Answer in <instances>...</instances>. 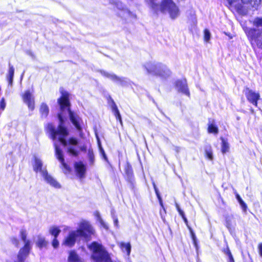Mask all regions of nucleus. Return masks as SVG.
<instances>
[{
  "label": "nucleus",
  "instance_id": "obj_1",
  "mask_svg": "<svg viewBox=\"0 0 262 262\" xmlns=\"http://www.w3.org/2000/svg\"><path fill=\"white\" fill-rule=\"evenodd\" d=\"M60 92L62 96L58 100V102L60 105V109L62 112V113L59 114L58 115V119L60 122L59 124L57 129H56L52 124H49L47 126V129L50 132L51 138L53 140L58 139L64 146H66L67 145L68 142L65 139V137L68 135V132L67 129L63 126L64 122L63 114L67 113L71 122L78 130H81L82 128L80 125L81 119L78 116L75 115L69 108L70 102L69 101L68 93L63 90H61Z\"/></svg>",
  "mask_w": 262,
  "mask_h": 262
},
{
  "label": "nucleus",
  "instance_id": "obj_2",
  "mask_svg": "<svg viewBox=\"0 0 262 262\" xmlns=\"http://www.w3.org/2000/svg\"><path fill=\"white\" fill-rule=\"evenodd\" d=\"M33 168L34 171L39 172L44 180L51 186L56 188H60V185L51 175L49 174L46 167H43L41 160L36 156H34V163Z\"/></svg>",
  "mask_w": 262,
  "mask_h": 262
},
{
  "label": "nucleus",
  "instance_id": "obj_3",
  "mask_svg": "<svg viewBox=\"0 0 262 262\" xmlns=\"http://www.w3.org/2000/svg\"><path fill=\"white\" fill-rule=\"evenodd\" d=\"M143 67L149 74L159 76L162 78L166 79L169 77L171 72L167 67L161 63L147 62Z\"/></svg>",
  "mask_w": 262,
  "mask_h": 262
},
{
  "label": "nucleus",
  "instance_id": "obj_4",
  "mask_svg": "<svg viewBox=\"0 0 262 262\" xmlns=\"http://www.w3.org/2000/svg\"><path fill=\"white\" fill-rule=\"evenodd\" d=\"M89 248L93 252L92 257L95 262H111L108 253L101 244L94 242Z\"/></svg>",
  "mask_w": 262,
  "mask_h": 262
},
{
  "label": "nucleus",
  "instance_id": "obj_5",
  "mask_svg": "<svg viewBox=\"0 0 262 262\" xmlns=\"http://www.w3.org/2000/svg\"><path fill=\"white\" fill-rule=\"evenodd\" d=\"M20 236L25 244L24 247L20 250L16 260H7V262H24L28 255L31 246L30 241L27 239V231L23 229H21L20 231Z\"/></svg>",
  "mask_w": 262,
  "mask_h": 262
},
{
  "label": "nucleus",
  "instance_id": "obj_6",
  "mask_svg": "<svg viewBox=\"0 0 262 262\" xmlns=\"http://www.w3.org/2000/svg\"><path fill=\"white\" fill-rule=\"evenodd\" d=\"M160 10L163 13H168L172 19H175L179 15V9L172 0H163Z\"/></svg>",
  "mask_w": 262,
  "mask_h": 262
},
{
  "label": "nucleus",
  "instance_id": "obj_7",
  "mask_svg": "<svg viewBox=\"0 0 262 262\" xmlns=\"http://www.w3.org/2000/svg\"><path fill=\"white\" fill-rule=\"evenodd\" d=\"M100 73L104 77L110 79L112 81L121 85L122 86H127L129 84V80L125 77H119L116 74L104 70H100Z\"/></svg>",
  "mask_w": 262,
  "mask_h": 262
},
{
  "label": "nucleus",
  "instance_id": "obj_8",
  "mask_svg": "<svg viewBox=\"0 0 262 262\" xmlns=\"http://www.w3.org/2000/svg\"><path fill=\"white\" fill-rule=\"evenodd\" d=\"M76 231H79L80 234H79L80 237H83L88 239L89 237L94 234L95 230L92 225L89 222L83 221L79 224V229Z\"/></svg>",
  "mask_w": 262,
  "mask_h": 262
},
{
  "label": "nucleus",
  "instance_id": "obj_9",
  "mask_svg": "<svg viewBox=\"0 0 262 262\" xmlns=\"http://www.w3.org/2000/svg\"><path fill=\"white\" fill-rule=\"evenodd\" d=\"M245 31L248 36L255 40L257 47L262 49V32L254 29H245Z\"/></svg>",
  "mask_w": 262,
  "mask_h": 262
},
{
  "label": "nucleus",
  "instance_id": "obj_10",
  "mask_svg": "<svg viewBox=\"0 0 262 262\" xmlns=\"http://www.w3.org/2000/svg\"><path fill=\"white\" fill-rule=\"evenodd\" d=\"M79 234H80L79 231L75 230L70 232L68 235L65 237L63 242V245L70 247L73 246L75 244L77 238L80 237Z\"/></svg>",
  "mask_w": 262,
  "mask_h": 262
},
{
  "label": "nucleus",
  "instance_id": "obj_11",
  "mask_svg": "<svg viewBox=\"0 0 262 262\" xmlns=\"http://www.w3.org/2000/svg\"><path fill=\"white\" fill-rule=\"evenodd\" d=\"M110 3L114 5L118 9L121 11L122 14H120L121 17H126L132 15L127 8H126L123 3L118 0H110Z\"/></svg>",
  "mask_w": 262,
  "mask_h": 262
},
{
  "label": "nucleus",
  "instance_id": "obj_12",
  "mask_svg": "<svg viewBox=\"0 0 262 262\" xmlns=\"http://www.w3.org/2000/svg\"><path fill=\"white\" fill-rule=\"evenodd\" d=\"M244 92L248 100L254 105L257 106V102L260 97L259 94L253 91L248 88L244 90Z\"/></svg>",
  "mask_w": 262,
  "mask_h": 262
},
{
  "label": "nucleus",
  "instance_id": "obj_13",
  "mask_svg": "<svg viewBox=\"0 0 262 262\" xmlns=\"http://www.w3.org/2000/svg\"><path fill=\"white\" fill-rule=\"evenodd\" d=\"M176 88L179 92L186 96H189L190 93L188 89L186 80L185 79L178 80L175 84Z\"/></svg>",
  "mask_w": 262,
  "mask_h": 262
},
{
  "label": "nucleus",
  "instance_id": "obj_14",
  "mask_svg": "<svg viewBox=\"0 0 262 262\" xmlns=\"http://www.w3.org/2000/svg\"><path fill=\"white\" fill-rule=\"evenodd\" d=\"M24 102L27 104L28 108L33 111L34 108V98L29 91H26L23 95Z\"/></svg>",
  "mask_w": 262,
  "mask_h": 262
},
{
  "label": "nucleus",
  "instance_id": "obj_15",
  "mask_svg": "<svg viewBox=\"0 0 262 262\" xmlns=\"http://www.w3.org/2000/svg\"><path fill=\"white\" fill-rule=\"evenodd\" d=\"M54 146L55 148L56 156L57 157V158L61 163L62 167L64 169L65 171H64V172L66 173L67 172L69 171L70 168L69 166L67 165V164L64 162L61 150L58 147V146L55 143H54Z\"/></svg>",
  "mask_w": 262,
  "mask_h": 262
},
{
  "label": "nucleus",
  "instance_id": "obj_16",
  "mask_svg": "<svg viewBox=\"0 0 262 262\" xmlns=\"http://www.w3.org/2000/svg\"><path fill=\"white\" fill-rule=\"evenodd\" d=\"M74 167L78 177L80 178L84 177L86 171L85 165L81 162H75Z\"/></svg>",
  "mask_w": 262,
  "mask_h": 262
},
{
  "label": "nucleus",
  "instance_id": "obj_17",
  "mask_svg": "<svg viewBox=\"0 0 262 262\" xmlns=\"http://www.w3.org/2000/svg\"><path fill=\"white\" fill-rule=\"evenodd\" d=\"M68 262H81V260L75 251H71L69 252Z\"/></svg>",
  "mask_w": 262,
  "mask_h": 262
},
{
  "label": "nucleus",
  "instance_id": "obj_18",
  "mask_svg": "<svg viewBox=\"0 0 262 262\" xmlns=\"http://www.w3.org/2000/svg\"><path fill=\"white\" fill-rule=\"evenodd\" d=\"M39 112L41 117L46 118L47 117L49 112V107L46 103H42L40 105Z\"/></svg>",
  "mask_w": 262,
  "mask_h": 262
},
{
  "label": "nucleus",
  "instance_id": "obj_19",
  "mask_svg": "<svg viewBox=\"0 0 262 262\" xmlns=\"http://www.w3.org/2000/svg\"><path fill=\"white\" fill-rule=\"evenodd\" d=\"M14 69L13 67L10 64V63L9 64V71L7 75V80L9 82V84H12L13 82V79L14 77Z\"/></svg>",
  "mask_w": 262,
  "mask_h": 262
},
{
  "label": "nucleus",
  "instance_id": "obj_20",
  "mask_svg": "<svg viewBox=\"0 0 262 262\" xmlns=\"http://www.w3.org/2000/svg\"><path fill=\"white\" fill-rule=\"evenodd\" d=\"M221 140H222L221 151L223 154H225L229 151V144L223 137L221 138Z\"/></svg>",
  "mask_w": 262,
  "mask_h": 262
},
{
  "label": "nucleus",
  "instance_id": "obj_21",
  "mask_svg": "<svg viewBox=\"0 0 262 262\" xmlns=\"http://www.w3.org/2000/svg\"><path fill=\"white\" fill-rule=\"evenodd\" d=\"M60 232V229L55 226H51L49 229V233L54 236V238H57Z\"/></svg>",
  "mask_w": 262,
  "mask_h": 262
},
{
  "label": "nucleus",
  "instance_id": "obj_22",
  "mask_svg": "<svg viewBox=\"0 0 262 262\" xmlns=\"http://www.w3.org/2000/svg\"><path fill=\"white\" fill-rule=\"evenodd\" d=\"M95 216L97 218V220L100 223L101 225L105 229L107 230L108 227L107 224L102 219L100 213L98 211H96L94 213Z\"/></svg>",
  "mask_w": 262,
  "mask_h": 262
},
{
  "label": "nucleus",
  "instance_id": "obj_23",
  "mask_svg": "<svg viewBox=\"0 0 262 262\" xmlns=\"http://www.w3.org/2000/svg\"><path fill=\"white\" fill-rule=\"evenodd\" d=\"M36 244L39 248H42L47 245V242L45 240V238L44 237L41 235H38L37 237Z\"/></svg>",
  "mask_w": 262,
  "mask_h": 262
},
{
  "label": "nucleus",
  "instance_id": "obj_24",
  "mask_svg": "<svg viewBox=\"0 0 262 262\" xmlns=\"http://www.w3.org/2000/svg\"><path fill=\"white\" fill-rule=\"evenodd\" d=\"M112 109L113 111L114 112L115 115L116 117V119L117 120H119L120 123H122L121 118V115L119 113V111L115 104V103L113 102V104L112 105Z\"/></svg>",
  "mask_w": 262,
  "mask_h": 262
},
{
  "label": "nucleus",
  "instance_id": "obj_25",
  "mask_svg": "<svg viewBox=\"0 0 262 262\" xmlns=\"http://www.w3.org/2000/svg\"><path fill=\"white\" fill-rule=\"evenodd\" d=\"M120 246L122 249H125L128 255H130V251H131V246L129 243L126 244L124 243H121Z\"/></svg>",
  "mask_w": 262,
  "mask_h": 262
},
{
  "label": "nucleus",
  "instance_id": "obj_26",
  "mask_svg": "<svg viewBox=\"0 0 262 262\" xmlns=\"http://www.w3.org/2000/svg\"><path fill=\"white\" fill-rule=\"evenodd\" d=\"M208 131L209 133L217 134L219 132L217 127L213 124H210L208 125Z\"/></svg>",
  "mask_w": 262,
  "mask_h": 262
},
{
  "label": "nucleus",
  "instance_id": "obj_27",
  "mask_svg": "<svg viewBox=\"0 0 262 262\" xmlns=\"http://www.w3.org/2000/svg\"><path fill=\"white\" fill-rule=\"evenodd\" d=\"M205 154L207 158L210 160L213 159V154L211 146H207L205 148Z\"/></svg>",
  "mask_w": 262,
  "mask_h": 262
},
{
  "label": "nucleus",
  "instance_id": "obj_28",
  "mask_svg": "<svg viewBox=\"0 0 262 262\" xmlns=\"http://www.w3.org/2000/svg\"><path fill=\"white\" fill-rule=\"evenodd\" d=\"M180 215L182 216V217L183 218L184 222L187 225V226L189 228L190 232H191L192 238H193V239L194 244L195 245V246L196 248H197V245H196V240H195V237L194 234L192 232L191 229L187 225L188 221H187V219H186V217L185 216L184 213H183V215L181 214Z\"/></svg>",
  "mask_w": 262,
  "mask_h": 262
},
{
  "label": "nucleus",
  "instance_id": "obj_29",
  "mask_svg": "<svg viewBox=\"0 0 262 262\" xmlns=\"http://www.w3.org/2000/svg\"><path fill=\"white\" fill-rule=\"evenodd\" d=\"M155 193L156 194V195L159 200V203H160V205L161 207V208L163 209V210L165 212V209L164 208V205H163V201H162V198L160 194V192L159 191V190L158 189H156L155 190Z\"/></svg>",
  "mask_w": 262,
  "mask_h": 262
},
{
  "label": "nucleus",
  "instance_id": "obj_30",
  "mask_svg": "<svg viewBox=\"0 0 262 262\" xmlns=\"http://www.w3.org/2000/svg\"><path fill=\"white\" fill-rule=\"evenodd\" d=\"M236 199H237V200L238 201V202L240 204L241 207H242V208L244 210H246V208H247V205L245 203V202L242 200V198L240 197L239 195L238 194H236Z\"/></svg>",
  "mask_w": 262,
  "mask_h": 262
},
{
  "label": "nucleus",
  "instance_id": "obj_31",
  "mask_svg": "<svg viewBox=\"0 0 262 262\" xmlns=\"http://www.w3.org/2000/svg\"><path fill=\"white\" fill-rule=\"evenodd\" d=\"M253 24L256 27H262V17H257L255 18Z\"/></svg>",
  "mask_w": 262,
  "mask_h": 262
},
{
  "label": "nucleus",
  "instance_id": "obj_32",
  "mask_svg": "<svg viewBox=\"0 0 262 262\" xmlns=\"http://www.w3.org/2000/svg\"><path fill=\"white\" fill-rule=\"evenodd\" d=\"M112 216L113 217V219L114 220V225L117 227L118 228L119 225H118V220L116 216L114 214V210H112L111 211Z\"/></svg>",
  "mask_w": 262,
  "mask_h": 262
},
{
  "label": "nucleus",
  "instance_id": "obj_33",
  "mask_svg": "<svg viewBox=\"0 0 262 262\" xmlns=\"http://www.w3.org/2000/svg\"><path fill=\"white\" fill-rule=\"evenodd\" d=\"M210 38V33L208 29H205L204 31V39L206 41L209 40Z\"/></svg>",
  "mask_w": 262,
  "mask_h": 262
},
{
  "label": "nucleus",
  "instance_id": "obj_34",
  "mask_svg": "<svg viewBox=\"0 0 262 262\" xmlns=\"http://www.w3.org/2000/svg\"><path fill=\"white\" fill-rule=\"evenodd\" d=\"M6 103L4 98H2L0 101V110L4 111L6 107Z\"/></svg>",
  "mask_w": 262,
  "mask_h": 262
},
{
  "label": "nucleus",
  "instance_id": "obj_35",
  "mask_svg": "<svg viewBox=\"0 0 262 262\" xmlns=\"http://www.w3.org/2000/svg\"><path fill=\"white\" fill-rule=\"evenodd\" d=\"M88 156L91 163H93L94 160V155L93 151L89 150L88 151Z\"/></svg>",
  "mask_w": 262,
  "mask_h": 262
},
{
  "label": "nucleus",
  "instance_id": "obj_36",
  "mask_svg": "<svg viewBox=\"0 0 262 262\" xmlns=\"http://www.w3.org/2000/svg\"><path fill=\"white\" fill-rule=\"evenodd\" d=\"M68 151L70 154L73 155V156H77V151L75 150L72 147H69L68 148Z\"/></svg>",
  "mask_w": 262,
  "mask_h": 262
},
{
  "label": "nucleus",
  "instance_id": "obj_37",
  "mask_svg": "<svg viewBox=\"0 0 262 262\" xmlns=\"http://www.w3.org/2000/svg\"><path fill=\"white\" fill-rule=\"evenodd\" d=\"M69 143L71 145H76L78 144L77 140L74 138H71L69 139Z\"/></svg>",
  "mask_w": 262,
  "mask_h": 262
},
{
  "label": "nucleus",
  "instance_id": "obj_38",
  "mask_svg": "<svg viewBox=\"0 0 262 262\" xmlns=\"http://www.w3.org/2000/svg\"><path fill=\"white\" fill-rule=\"evenodd\" d=\"M59 245V242L57 239V238H54L52 241V246L54 248H56L58 247Z\"/></svg>",
  "mask_w": 262,
  "mask_h": 262
},
{
  "label": "nucleus",
  "instance_id": "obj_39",
  "mask_svg": "<svg viewBox=\"0 0 262 262\" xmlns=\"http://www.w3.org/2000/svg\"><path fill=\"white\" fill-rule=\"evenodd\" d=\"M224 252L225 254L228 256V257H230V256H232V254L229 249V248L227 247L226 249H225L224 250Z\"/></svg>",
  "mask_w": 262,
  "mask_h": 262
},
{
  "label": "nucleus",
  "instance_id": "obj_40",
  "mask_svg": "<svg viewBox=\"0 0 262 262\" xmlns=\"http://www.w3.org/2000/svg\"><path fill=\"white\" fill-rule=\"evenodd\" d=\"M175 204H176V207L177 208V209L178 211L179 212L180 215H181V214L183 215V213H184V212L181 209L178 204L176 202Z\"/></svg>",
  "mask_w": 262,
  "mask_h": 262
},
{
  "label": "nucleus",
  "instance_id": "obj_41",
  "mask_svg": "<svg viewBox=\"0 0 262 262\" xmlns=\"http://www.w3.org/2000/svg\"><path fill=\"white\" fill-rule=\"evenodd\" d=\"M11 241H12V243H13V244H14L16 246H18L19 241L16 238H15V237L12 238L11 239Z\"/></svg>",
  "mask_w": 262,
  "mask_h": 262
},
{
  "label": "nucleus",
  "instance_id": "obj_42",
  "mask_svg": "<svg viewBox=\"0 0 262 262\" xmlns=\"http://www.w3.org/2000/svg\"><path fill=\"white\" fill-rule=\"evenodd\" d=\"M100 147V153L101 154V155L103 156V157H104V159H106V155L105 154V152H104V150L102 149V148L100 146H99Z\"/></svg>",
  "mask_w": 262,
  "mask_h": 262
},
{
  "label": "nucleus",
  "instance_id": "obj_43",
  "mask_svg": "<svg viewBox=\"0 0 262 262\" xmlns=\"http://www.w3.org/2000/svg\"><path fill=\"white\" fill-rule=\"evenodd\" d=\"M258 251L259 255L262 257V243L260 244L258 246Z\"/></svg>",
  "mask_w": 262,
  "mask_h": 262
},
{
  "label": "nucleus",
  "instance_id": "obj_44",
  "mask_svg": "<svg viewBox=\"0 0 262 262\" xmlns=\"http://www.w3.org/2000/svg\"><path fill=\"white\" fill-rule=\"evenodd\" d=\"M228 262H234V260L232 255L229 257Z\"/></svg>",
  "mask_w": 262,
  "mask_h": 262
},
{
  "label": "nucleus",
  "instance_id": "obj_45",
  "mask_svg": "<svg viewBox=\"0 0 262 262\" xmlns=\"http://www.w3.org/2000/svg\"><path fill=\"white\" fill-rule=\"evenodd\" d=\"M226 226L228 229H230V224H229L228 221L227 222Z\"/></svg>",
  "mask_w": 262,
  "mask_h": 262
},
{
  "label": "nucleus",
  "instance_id": "obj_46",
  "mask_svg": "<svg viewBox=\"0 0 262 262\" xmlns=\"http://www.w3.org/2000/svg\"><path fill=\"white\" fill-rule=\"evenodd\" d=\"M153 186H154V190H155L156 189H158V188L157 187V186L154 182L153 183Z\"/></svg>",
  "mask_w": 262,
  "mask_h": 262
},
{
  "label": "nucleus",
  "instance_id": "obj_47",
  "mask_svg": "<svg viewBox=\"0 0 262 262\" xmlns=\"http://www.w3.org/2000/svg\"><path fill=\"white\" fill-rule=\"evenodd\" d=\"M251 113H254V111H253V109H251Z\"/></svg>",
  "mask_w": 262,
  "mask_h": 262
}]
</instances>
